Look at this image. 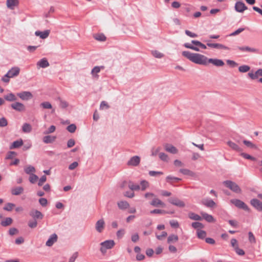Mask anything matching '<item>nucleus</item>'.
<instances>
[{
	"label": "nucleus",
	"instance_id": "nucleus-25",
	"mask_svg": "<svg viewBox=\"0 0 262 262\" xmlns=\"http://www.w3.org/2000/svg\"><path fill=\"white\" fill-rule=\"evenodd\" d=\"M50 34V30H47L43 32L37 31L35 32V35L39 36L41 39L47 38Z\"/></svg>",
	"mask_w": 262,
	"mask_h": 262
},
{
	"label": "nucleus",
	"instance_id": "nucleus-61",
	"mask_svg": "<svg viewBox=\"0 0 262 262\" xmlns=\"http://www.w3.org/2000/svg\"><path fill=\"white\" fill-rule=\"evenodd\" d=\"M150 213L151 214H164L165 213V211L164 210L156 209L150 211Z\"/></svg>",
	"mask_w": 262,
	"mask_h": 262
},
{
	"label": "nucleus",
	"instance_id": "nucleus-59",
	"mask_svg": "<svg viewBox=\"0 0 262 262\" xmlns=\"http://www.w3.org/2000/svg\"><path fill=\"white\" fill-rule=\"evenodd\" d=\"M192 227L194 229H197L198 230L200 228H202L203 227V225L200 222H193L192 223Z\"/></svg>",
	"mask_w": 262,
	"mask_h": 262
},
{
	"label": "nucleus",
	"instance_id": "nucleus-42",
	"mask_svg": "<svg viewBox=\"0 0 262 262\" xmlns=\"http://www.w3.org/2000/svg\"><path fill=\"white\" fill-rule=\"evenodd\" d=\"M180 172L182 173H183L184 175H188V176H193L194 173L193 172L191 171V170L188 169H180Z\"/></svg>",
	"mask_w": 262,
	"mask_h": 262
},
{
	"label": "nucleus",
	"instance_id": "nucleus-49",
	"mask_svg": "<svg viewBox=\"0 0 262 262\" xmlns=\"http://www.w3.org/2000/svg\"><path fill=\"white\" fill-rule=\"evenodd\" d=\"M37 226V222L35 220H30L28 222V226L31 228H35Z\"/></svg>",
	"mask_w": 262,
	"mask_h": 262
},
{
	"label": "nucleus",
	"instance_id": "nucleus-8",
	"mask_svg": "<svg viewBox=\"0 0 262 262\" xmlns=\"http://www.w3.org/2000/svg\"><path fill=\"white\" fill-rule=\"evenodd\" d=\"M168 202L171 204L180 207H184L185 206V203L177 198H171L168 199Z\"/></svg>",
	"mask_w": 262,
	"mask_h": 262
},
{
	"label": "nucleus",
	"instance_id": "nucleus-4",
	"mask_svg": "<svg viewBox=\"0 0 262 262\" xmlns=\"http://www.w3.org/2000/svg\"><path fill=\"white\" fill-rule=\"evenodd\" d=\"M231 246L236 254L239 256H244L245 254V251L239 247L237 241L235 238H232L230 241Z\"/></svg>",
	"mask_w": 262,
	"mask_h": 262
},
{
	"label": "nucleus",
	"instance_id": "nucleus-15",
	"mask_svg": "<svg viewBox=\"0 0 262 262\" xmlns=\"http://www.w3.org/2000/svg\"><path fill=\"white\" fill-rule=\"evenodd\" d=\"M230 190L236 194H241L242 192V189L235 182L230 181Z\"/></svg>",
	"mask_w": 262,
	"mask_h": 262
},
{
	"label": "nucleus",
	"instance_id": "nucleus-60",
	"mask_svg": "<svg viewBox=\"0 0 262 262\" xmlns=\"http://www.w3.org/2000/svg\"><path fill=\"white\" fill-rule=\"evenodd\" d=\"M230 148H232V149L237 151H242V149L236 144L234 143H232L230 142Z\"/></svg>",
	"mask_w": 262,
	"mask_h": 262
},
{
	"label": "nucleus",
	"instance_id": "nucleus-54",
	"mask_svg": "<svg viewBox=\"0 0 262 262\" xmlns=\"http://www.w3.org/2000/svg\"><path fill=\"white\" fill-rule=\"evenodd\" d=\"M241 155L243 158H245L246 159L251 160H252V161H255L256 160V159L254 157H252V156H250V155H248L247 154H246V153H244V152H242L241 154Z\"/></svg>",
	"mask_w": 262,
	"mask_h": 262
},
{
	"label": "nucleus",
	"instance_id": "nucleus-37",
	"mask_svg": "<svg viewBox=\"0 0 262 262\" xmlns=\"http://www.w3.org/2000/svg\"><path fill=\"white\" fill-rule=\"evenodd\" d=\"M178 241V236L177 235L171 234L167 238V242L171 243L172 242H176Z\"/></svg>",
	"mask_w": 262,
	"mask_h": 262
},
{
	"label": "nucleus",
	"instance_id": "nucleus-12",
	"mask_svg": "<svg viewBox=\"0 0 262 262\" xmlns=\"http://www.w3.org/2000/svg\"><path fill=\"white\" fill-rule=\"evenodd\" d=\"M235 9L237 12L242 13L247 10V7L243 2H237L235 5Z\"/></svg>",
	"mask_w": 262,
	"mask_h": 262
},
{
	"label": "nucleus",
	"instance_id": "nucleus-56",
	"mask_svg": "<svg viewBox=\"0 0 262 262\" xmlns=\"http://www.w3.org/2000/svg\"><path fill=\"white\" fill-rule=\"evenodd\" d=\"M8 125V121L5 117L0 118V127H5Z\"/></svg>",
	"mask_w": 262,
	"mask_h": 262
},
{
	"label": "nucleus",
	"instance_id": "nucleus-19",
	"mask_svg": "<svg viewBox=\"0 0 262 262\" xmlns=\"http://www.w3.org/2000/svg\"><path fill=\"white\" fill-rule=\"evenodd\" d=\"M202 203L204 205L209 208H213L216 206L215 203L210 199H203Z\"/></svg>",
	"mask_w": 262,
	"mask_h": 262
},
{
	"label": "nucleus",
	"instance_id": "nucleus-52",
	"mask_svg": "<svg viewBox=\"0 0 262 262\" xmlns=\"http://www.w3.org/2000/svg\"><path fill=\"white\" fill-rule=\"evenodd\" d=\"M38 179V177H37V176H36L35 174H32L30 175L29 181L30 182V183L34 184L37 181Z\"/></svg>",
	"mask_w": 262,
	"mask_h": 262
},
{
	"label": "nucleus",
	"instance_id": "nucleus-39",
	"mask_svg": "<svg viewBox=\"0 0 262 262\" xmlns=\"http://www.w3.org/2000/svg\"><path fill=\"white\" fill-rule=\"evenodd\" d=\"M243 143L245 145H246L248 147L253 149H257V146L255 144L252 143L251 141L248 140H244Z\"/></svg>",
	"mask_w": 262,
	"mask_h": 262
},
{
	"label": "nucleus",
	"instance_id": "nucleus-34",
	"mask_svg": "<svg viewBox=\"0 0 262 262\" xmlns=\"http://www.w3.org/2000/svg\"><path fill=\"white\" fill-rule=\"evenodd\" d=\"M188 216L190 219L195 221H201L202 220V217L200 215L193 212L189 213Z\"/></svg>",
	"mask_w": 262,
	"mask_h": 262
},
{
	"label": "nucleus",
	"instance_id": "nucleus-45",
	"mask_svg": "<svg viewBox=\"0 0 262 262\" xmlns=\"http://www.w3.org/2000/svg\"><path fill=\"white\" fill-rule=\"evenodd\" d=\"M152 55L156 58H161L164 57V54L158 51L154 50L151 51Z\"/></svg>",
	"mask_w": 262,
	"mask_h": 262
},
{
	"label": "nucleus",
	"instance_id": "nucleus-16",
	"mask_svg": "<svg viewBox=\"0 0 262 262\" xmlns=\"http://www.w3.org/2000/svg\"><path fill=\"white\" fill-rule=\"evenodd\" d=\"M105 222L103 219L98 220L95 225L96 230L97 232L101 233L104 228Z\"/></svg>",
	"mask_w": 262,
	"mask_h": 262
},
{
	"label": "nucleus",
	"instance_id": "nucleus-62",
	"mask_svg": "<svg viewBox=\"0 0 262 262\" xmlns=\"http://www.w3.org/2000/svg\"><path fill=\"white\" fill-rule=\"evenodd\" d=\"M170 226L175 228H177L179 226V224L178 221L176 220H171L169 222Z\"/></svg>",
	"mask_w": 262,
	"mask_h": 262
},
{
	"label": "nucleus",
	"instance_id": "nucleus-1",
	"mask_svg": "<svg viewBox=\"0 0 262 262\" xmlns=\"http://www.w3.org/2000/svg\"><path fill=\"white\" fill-rule=\"evenodd\" d=\"M182 54L183 56L194 63L207 66V57L204 55L191 53L187 51H183Z\"/></svg>",
	"mask_w": 262,
	"mask_h": 262
},
{
	"label": "nucleus",
	"instance_id": "nucleus-53",
	"mask_svg": "<svg viewBox=\"0 0 262 262\" xmlns=\"http://www.w3.org/2000/svg\"><path fill=\"white\" fill-rule=\"evenodd\" d=\"M249 241L251 243L255 244L256 243V239L252 232L248 233Z\"/></svg>",
	"mask_w": 262,
	"mask_h": 262
},
{
	"label": "nucleus",
	"instance_id": "nucleus-50",
	"mask_svg": "<svg viewBox=\"0 0 262 262\" xmlns=\"http://www.w3.org/2000/svg\"><path fill=\"white\" fill-rule=\"evenodd\" d=\"M141 189L142 190H145L148 186L149 184L147 181L143 180L140 183Z\"/></svg>",
	"mask_w": 262,
	"mask_h": 262
},
{
	"label": "nucleus",
	"instance_id": "nucleus-46",
	"mask_svg": "<svg viewBox=\"0 0 262 262\" xmlns=\"http://www.w3.org/2000/svg\"><path fill=\"white\" fill-rule=\"evenodd\" d=\"M94 38H95V39L101 41H103L106 40V37L103 34H96L94 36Z\"/></svg>",
	"mask_w": 262,
	"mask_h": 262
},
{
	"label": "nucleus",
	"instance_id": "nucleus-63",
	"mask_svg": "<svg viewBox=\"0 0 262 262\" xmlns=\"http://www.w3.org/2000/svg\"><path fill=\"white\" fill-rule=\"evenodd\" d=\"M47 180V177L45 175L42 176L40 179L39 180L38 185L39 186H41L43 185V183L45 182Z\"/></svg>",
	"mask_w": 262,
	"mask_h": 262
},
{
	"label": "nucleus",
	"instance_id": "nucleus-26",
	"mask_svg": "<svg viewBox=\"0 0 262 262\" xmlns=\"http://www.w3.org/2000/svg\"><path fill=\"white\" fill-rule=\"evenodd\" d=\"M150 204L154 207H157L159 206L164 207L165 206V204L163 202L157 198L154 199L150 203Z\"/></svg>",
	"mask_w": 262,
	"mask_h": 262
},
{
	"label": "nucleus",
	"instance_id": "nucleus-6",
	"mask_svg": "<svg viewBox=\"0 0 262 262\" xmlns=\"http://www.w3.org/2000/svg\"><path fill=\"white\" fill-rule=\"evenodd\" d=\"M29 215L33 220L36 221L37 219L42 220L43 217V215L40 211L35 209L31 210L29 212Z\"/></svg>",
	"mask_w": 262,
	"mask_h": 262
},
{
	"label": "nucleus",
	"instance_id": "nucleus-17",
	"mask_svg": "<svg viewBox=\"0 0 262 262\" xmlns=\"http://www.w3.org/2000/svg\"><path fill=\"white\" fill-rule=\"evenodd\" d=\"M57 241V235L55 234H52L46 243V245L48 247H51Z\"/></svg>",
	"mask_w": 262,
	"mask_h": 262
},
{
	"label": "nucleus",
	"instance_id": "nucleus-9",
	"mask_svg": "<svg viewBox=\"0 0 262 262\" xmlns=\"http://www.w3.org/2000/svg\"><path fill=\"white\" fill-rule=\"evenodd\" d=\"M206 41L207 42V46L211 48H214L220 50L228 49L227 47L221 43H211L210 42V40H206Z\"/></svg>",
	"mask_w": 262,
	"mask_h": 262
},
{
	"label": "nucleus",
	"instance_id": "nucleus-2",
	"mask_svg": "<svg viewBox=\"0 0 262 262\" xmlns=\"http://www.w3.org/2000/svg\"><path fill=\"white\" fill-rule=\"evenodd\" d=\"M230 203L233 204L238 209H243L248 212H250L251 210L249 207L242 201L238 199H233L230 200Z\"/></svg>",
	"mask_w": 262,
	"mask_h": 262
},
{
	"label": "nucleus",
	"instance_id": "nucleus-24",
	"mask_svg": "<svg viewBox=\"0 0 262 262\" xmlns=\"http://www.w3.org/2000/svg\"><path fill=\"white\" fill-rule=\"evenodd\" d=\"M24 188L23 187L18 186L12 188L11 190V192L12 195H18L24 192Z\"/></svg>",
	"mask_w": 262,
	"mask_h": 262
},
{
	"label": "nucleus",
	"instance_id": "nucleus-64",
	"mask_svg": "<svg viewBox=\"0 0 262 262\" xmlns=\"http://www.w3.org/2000/svg\"><path fill=\"white\" fill-rule=\"evenodd\" d=\"M39 204L43 207L46 206L48 203V201L46 198H40L39 199Z\"/></svg>",
	"mask_w": 262,
	"mask_h": 262
},
{
	"label": "nucleus",
	"instance_id": "nucleus-23",
	"mask_svg": "<svg viewBox=\"0 0 262 262\" xmlns=\"http://www.w3.org/2000/svg\"><path fill=\"white\" fill-rule=\"evenodd\" d=\"M166 181L169 184L174 185L175 183L178 182L180 181H181V179L175 177H173L171 176H168L166 178Z\"/></svg>",
	"mask_w": 262,
	"mask_h": 262
},
{
	"label": "nucleus",
	"instance_id": "nucleus-33",
	"mask_svg": "<svg viewBox=\"0 0 262 262\" xmlns=\"http://www.w3.org/2000/svg\"><path fill=\"white\" fill-rule=\"evenodd\" d=\"M203 218L208 222L211 223L214 221V219L211 215L208 214L206 213H202Z\"/></svg>",
	"mask_w": 262,
	"mask_h": 262
},
{
	"label": "nucleus",
	"instance_id": "nucleus-29",
	"mask_svg": "<svg viewBox=\"0 0 262 262\" xmlns=\"http://www.w3.org/2000/svg\"><path fill=\"white\" fill-rule=\"evenodd\" d=\"M24 171L26 173L31 175L34 174L33 173L35 172V168L32 165H29L25 167Z\"/></svg>",
	"mask_w": 262,
	"mask_h": 262
},
{
	"label": "nucleus",
	"instance_id": "nucleus-40",
	"mask_svg": "<svg viewBox=\"0 0 262 262\" xmlns=\"http://www.w3.org/2000/svg\"><path fill=\"white\" fill-rule=\"evenodd\" d=\"M239 49L241 51H247L250 52H253L257 53L258 51V50L255 48H251L249 47H239Z\"/></svg>",
	"mask_w": 262,
	"mask_h": 262
},
{
	"label": "nucleus",
	"instance_id": "nucleus-32",
	"mask_svg": "<svg viewBox=\"0 0 262 262\" xmlns=\"http://www.w3.org/2000/svg\"><path fill=\"white\" fill-rule=\"evenodd\" d=\"M118 207L121 209H125L127 208L129 205L126 201H120L118 203Z\"/></svg>",
	"mask_w": 262,
	"mask_h": 262
},
{
	"label": "nucleus",
	"instance_id": "nucleus-35",
	"mask_svg": "<svg viewBox=\"0 0 262 262\" xmlns=\"http://www.w3.org/2000/svg\"><path fill=\"white\" fill-rule=\"evenodd\" d=\"M12 219L10 217H7L4 220H3L1 222V225L4 227H6V226L11 225L12 224Z\"/></svg>",
	"mask_w": 262,
	"mask_h": 262
},
{
	"label": "nucleus",
	"instance_id": "nucleus-57",
	"mask_svg": "<svg viewBox=\"0 0 262 262\" xmlns=\"http://www.w3.org/2000/svg\"><path fill=\"white\" fill-rule=\"evenodd\" d=\"M14 206L15 205L14 204L9 203L5 205V206L4 207V209L7 211H11L12 210Z\"/></svg>",
	"mask_w": 262,
	"mask_h": 262
},
{
	"label": "nucleus",
	"instance_id": "nucleus-11",
	"mask_svg": "<svg viewBox=\"0 0 262 262\" xmlns=\"http://www.w3.org/2000/svg\"><path fill=\"white\" fill-rule=\"evenodd\" d=\"M250 203L254 208L258 211H262V202L256 199H253L250 201Z\"/></svg>",
	"mask_w": 262,
	"mask_h": 262
},
{
	"label": "nucleus",
	"instance_id": "nucleus-51",
	"mask_svg": "<svg viewBox=\"0 0 262 262\" xmlns=\"http://www.w3.org/2000/svg\"><path fill=\"white\" fill-rule=\"evenodd\" d=\"M67 129L71 133H73L75 132L76 129V126L74 124H70L67 127Z\"/></svg>",
	"mask_w": 262,
	"mask_h": 262
},
{
	"label": "nucleus",
	"instance_id": "nucleus-38",
	"mask_svg": "<svg viewBox=\"0 0 262 262\" xmlns=\"http://www.w3.org/2000/svg\"><path fill=\"white\" fill-rule=\"evenodd\" d=\"M23 144V142L22 140H16L13 142L11 148H16L20 147Z\"/></svg>",
	"mask_w": 262,
	"mask_h": 262
},
{
	"label": "nucleus",
	"instance_id": "nucleus-21",
	"mask_svg": "<svg viewBox=\"0 0 262 262\" xmlns=\"http://www.w3.org/2000/svg\"><path fill=\"white\" fill-rule=\"evenodd\" d=\"M104 66H95L94 67L91 71V74L94 77L98 78L99 76L97 74L100 72L101 70H103L104 69Z\"/></svg>",
	"mask_w": 262,
	"mask_h": 262
},
{
	"label": "nucleus",
	"instance_id": "nucleus-47",
	"mask_svg": "<svg viewBox=\"0 0 262 262\" xmlns=\"http://www.w3.org/2000/svg\"><path fill=\"white\" fill-rule=\"evenodd\" d=\"M206 235V233L205 231L199 229L197 230V236L198 238L200 239H203L205 237Z\"/></svg>",
	"mask_w": 262,
	"mask_h": 262
},
{
	"label": "nucleus",
	"instance_id": "nucleus-55",
	"mask_svg": "<svg viewBox=\"0 0 262 262\" xmlns=\"http://www.w3.org/2000/svg\"><path fill=\"white\" fill-rule=\"evenodd\" d=\"M159 158L163 161L167 162L168 161V156L164 152L159 153Z\"/></svg>",
	"mask_w": 262,
	"mask_h": 262
},
{
	"label": "nucleus",
	"instance_id": "nucleus-18",
	"mask_svg": "<svg viewBox=\"0 0 262 262\" xmlns=\"http://www.w3.org/2000/svg\"><path fill=\"white\" fill-rule=\"evenodd\" d=\"M18 4V0H7L6 2L7 7L11 10H14L15 7L17 6Z\"/></svg>",
	"mask_w": 262,
	"mask_h": 262
},
{
	"label": "nucleus",
	"instance_id": "nucleus-48",
	"mask_svg": "<svg viewBox=\"0 0 262 262\" xmlns=\"http://www.w3.org/2000/svg\"><path fill=\"white\" fill-rule=\"evenodd\" d=\"M184 46L186 48L190 49L195 51H200V49L199 48H198L197 47H195L190 44L189 43H184Z\"/></svg>",
	"mask_w": 262,
	"mask_h": 262
},
{
	"label": "nucleus",
	"instance_id": "nucleus-36",
	"mask_svg": "<svg viewBox=\"0 0 262 262\" xmlns=\"http://www.w3.org/2000/svg\"><path fill=\"white\" fill-rule=\"evenodd\" d=\"M191 43L192 44H193L194 45H195L196 46H198V47H199L203 49H206L207 48L206 47V45L202 43L201 42L198 41V40H192L191 41Z\"/></svg>",
	"mask_w": 262,
	"mask_h": 262
},
{
	"label": "nucleus",
	"instance_id": "nucleus-20",
	"mask_svg": "<svg viewBox=\"0 0 262 262\" xmlns=\"http://www.w3.org/2000/svg\"><path fill=\"white\" fill-rule=\"evenodd\" d=\"M164 149L167 152L175 154L178 152V149L176 147L170 144H165L164 145Z\"/></svg>",
	"mask_w": 262,
	"mask_h": 262
},
{
	"label": "nucleus",
	"instance_id": "nucleus-22",
	"mask_svg": "<svg viewBox=\"0 0 262 262\" xmlns=\"http://www.w3.org/2000/svg\"><path fill=\"white\" fill-rule=\"evenodd\" d=\"M20 69L19 68L15 67L11 68L7 73L8 75H9L11 78L17 76L19 73Z\"/></svg>",
	"mask_w": 262,
	"mask_h": 262
},
{
	"label": "nucleus",
	"instance_id": "nucleus-10",
	"mask_svg": "<svg viewBox=\"0 0 262 262\" xmlns=\"http://www.w3.org/2000/svg\"><path fill=\"white\" fill-rule=\"evenodd\" d=\"M11 106L13 109L18 112H22L25 110V105L20 102H16L12 103Z\"/></svg>",
	"mask_w": 262,
	"mask_h": 262
},
{
	"label": "nucleus",
	"instance_id": "nucleus-28",
	"mask_svg": "<svg viewBox=\"0 0 262 262\" xmlns=\"http://www.w3.org/2000/svg\"><path fill=\"white\" fill-rule=\"evenodd\" d=\"M56 137L55 136H52L50 135L46 136L43 137V142L46 144L53 143L55 141Z\"/></svg>",
	"mask_w": 262,
	"mask_h": 262
},
{
	"label": "nucleus",
	"instance_id": "nucleus-7",
	"mask_svg": "<svg viewBox=\"0 0 262 262\" xmlns=\"http://www.w3.org/2000/svg\"><path fill=\"white\" fill-rule=\"evenodd\" d=\"M140 162V158L138 156H135L132 157L127 162V165L132 166H138Z\"/></svg>",
	"mask_w": 262,
	"mask_h": 262
},
{
	"label": "nucleus",
	"instance_id": "nucleus-30",
	"mask_svg": "<svg viewBox=\"0 0 262 262\" xmlns=\"http://www.w3.org/2000/svg\"><path fill=\"white\" fill-rule=\"evenodd\" d=\"M4 98L6 100L10 102L15 101L17 99V98L15 96V95L12 93H9L6 95H5Z\"/></svg>",
	"mask_w": 262,
	"mask_h": 262
},
{
	"label": "nucleus",
	"instance_id": "nucleus-44",
	"mask_svg": "<svg viewBox=\"0 0 262 262\" xmlns=\"http://www.w3.org/2000/svg\"><path fill=\"white\" fill-rule=\"evenodd\" d=\"M250 69V67L249 66L247 65H243L242 66H240L238 68V70L241 73H246L248 71H249Z\"/></svg>",
	"mask_w": 262,
	"mask_h": 262
},
{
	"label": "nucleus",
	"instance_id": "nucleus-58",
	"mask_svg": "<svg viewBox=\"0 0 262 262\" xmlns=\"http://www.w3.org/2000/svg\"><path fill=\"white\" fill-rule=\"evenodd\" d=\"M40 105L46 109H51L52 107L51 104L49 102H43L40 104Z\"/></svg>",
	"mask_w": 262,
	"mask_h": 262
},
{
	"label": "nucleus",
	"instance_id": "nucleus-43",
	"mask_svg": "<svg viewBox=\"0 0 262 262\" xmlns=\"http://www.w3.org/2000/svg\"><path fill=\"white\" fill-rule=\"evenodd\" d=\"M128 187L132 190H139L140 189V185L130 182L129 183Z\"/></svg>",
	"mask_w": 262,
	"mask_h": 262
},
{
	"label": "nucleus",
	"instance_id": "nucleus-41",
	"mask_svg": "<svg viewBox=\"0 0 262 262\" xmlns=\"http://www.w3.org/2000/svg\"><path fill=\"white\" fill-rule=\"evenodd\" d=\"M57 99L59 101V105L61 108H65L68 106V103L62 100L60 97H58Z\"/></svg>",
	"mask_w": 262,
	"mask_h": 262
},
{
	"label": "nucleus",
	"instance_id": "nucleus-31",
	"mask_svg": "<svg viewBox=\"0 0 262 262\" xmlns=\"http://www.w3.org/2000/svg\"><path fill=\"white\" fill-rule=\"evenodd\" d=\"M22 130L25 133H30L32 130V126L30 124L25 123L22 126Z\"/></svg>",
	"mask_w": 262,
	"mask_h": 262
},
{
	"label": "nucleus",
	"instance_id": "nucleus-14",
	"mask_svg": "<svg viewBox=\"0 0 262 262\" xmlns=\"http://www.w3.org/2000/svg\"><path fill=\"white\" fill-rule=\"evenodd\" d=\"M248 76L252 80L256 79L259 76H262V69H258L254 73L251 72L248 73Z\"/></svg>",
	"mask_w": 262,
	"mask_h": 262
},
{
	"label": "nucleus",
	"instance_id": "nucleus-27",
	"mask_svg": "<svg viewBox=\"0 0 262 262\" xmlns=\"http://www.w3.org/2000/svg\"><path fill=\"white\" fill-rule=\"evenodd\" d=\"M37 66L40 68H46L49 66V63L46 58H42L37 62Z\"/></svg>",
	"mask_w": 262,
	"mask_h": 262
},
{
	"label": "nucleus",
	"instance_id": "nucleus-5",
	"mask_svg": "<svg viewBox=\"0 0 262 262\" xmlns=\"http://www.w3.org/2000/svg\"><path fill=\"white\" fill-rule=\"evenodd\" d=\"M209 63H211L212 65L217 67H223L225 64L224 61L221 59L217 58H207V66L208 65Z\"/></svg>",
	"mask_w": 262,
	"mask_h": 262
},
{
	"label": "nucleus",
	"instance_id": "nucleus-13",
	"mask_svg": "<svg viewBox=\"0 0 262 262\" xmlns=\"http://www.w3.org/2000/svg\"><path fill=\"white\" fill-rule=\"evenodd\" d=\"M17 95L22 100H27L32 97V95L30 92H23L17 94Z\"/></svg>",
	"mask_w": 262,
	"mask_h": 262
},
{
	"label": "nucleus",
	"instance_id": "nucleus-3",
	"mask_svg": "<svg viewBox=\"0 0 262 262\" xmlns=\"http://www.w3.org/2000/svg\"><path fill=\"white\" fill-rule=\"evenodd\" d=\"M101 248L100 251L102 254H105L106 252L107 249L112 248L115 245V242L113 240H107L100 244Z\"/></svg>",
	"mask_w": 262,
	"mask_h": 262
}]
</instances>
